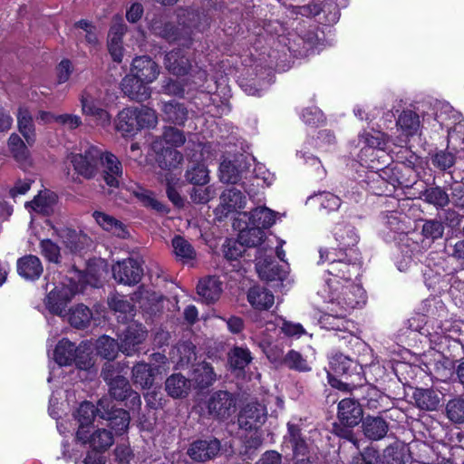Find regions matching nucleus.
Returning a JSON list of instances; mask_svg holds the SVG:
<instances>
[{
	"mask_svg": "<svg viewBox=\"0 0 464 464\" xmlns=\"http://www.w3.org/2000/svg\"><path fill=\"white\" fill-rule=\"evenodd\" d=\"M325 285L324 295L328 303L329 313L321 317V324L325 328L343 331L347 322L343 319L354 308L365 304V293L361 285L349 284Z\"/></svg>",
	"mask_w": 464,
	"mask_h": 464,
	"instance_id": "1",
	"label": "nucleus"
},
{
	"mask_svg": "<svg viewBox=\"0 0 464 464\" xmlns=\"http://www.w3.org/2000/svg\"><path fill=\"white\" fill-rule=\"evenodd\" d=\"M179 26L174 27L167 22L163 15L154 17L150 22V31L169 43L177 42L184 47H189L192 43L193 30L202 31L208 25L209 17L204 13L194 10L179 9L177 13Z\"/></svg>",
	"mask_w": 464,
	"mask_h": 464,
	"instance_id": "2",
	"label": "nucleus"
},
{
	"mask_svg": "<svg viewBox=\"0 0 464 464\" xmlns=\"http://www.w3.org/2000/svg\"><path fill=\"white\" fill-rule=\"evenodd\" d=\"M319 255L318 264L327 263L325 285H333L334 279L336 284H349L353 276L360 275L362 262L357 249H351L348 254L334 248H320Z\"/></svg>",
	"mask_w": 464,
	"mask_h": 464,
	"instance_id": "3",
	"label": "nucleus"
},
{
	"mask_svg": "<svg viewBox=\"0 0 464 464\" xmlns=\"http://www.w3.org/2000/svg\"><path fill=\"white\" fill-rule=\"evenodd\" d=\"M210 145L197 143L193 144L192 150L195 151L190 156V163L186 170L185 179L192 185H208L210 177L209 170L203 161L210 159Z\"/></svg>",
	"mask_w": 464,
	"mask_h": 464,
	"instance_id": "4",
	"label": "nucleus"
},
{
	"mask_svg": "<svg viewBox=\"0 0 464 464\" xmlns=\"http://www.w3.org/2000/svg\"><path fill=\"white\" fill-rule=\"evenodd\" d=\"M164 65L174 75L180 76L190 73V76L193 78L192 82L197 86H201L208 78L206 71L192 68L189 59L180 49H174L169 52L165 55Z\"/></svg>",
	"mask_w": 464,
	"mask_h": 464,
	"instance_id": "5",
	"label": "nucleus"
},
{
	"mask_svg": "<svg viewBox=\"0 0 464 464\" xmlns=\"http://www.w3.org/2000/svg\"><path fill=\"white\" fill-rule=\"evenodd\" d=\"M78 291V285L72 282V280H70V285L62 283L54 286L45 298L44 304L46 308L53 314L63 316L67 304Z\"/></svg>",
	"mask_w": 464,
	"mask_h": 464,
	"instance_id": "6",
	"label": "nucleus"
},
{
	"mask_svg": "<svg viewBox=\"0 0 464 464\" xmlns=\"http://www.w3.org/2000/svg\"><path fill=\"white\" fill-rule=\"evenodd\" d=\"M101 150L98 148L89 146L83 153H71L68 160L79 175L91 179L97 174Z\"/></svg>",
	"mask_w": 464,
	"mask_h": 464,
	"instance_id": "7",
	"label": "nucleus"
},
{
	"mask_svg": "<svg viewBox=\"0 0 464 464\" xmlns=\"http://www.w3.org/2000/svg\"><path fill=\"white\" fill-rule=\"evenodd\" d=\"M365 181L369 190L378 196L392 195L400 183L397 178L392 176V169L389 168L380 171H369Z\"/></svg>",
	"mask_w": 464,
	"mask_h": 464,
	"instance_id": "8",
	"label": "nucleus"
},
{
	"mask_svg": "<svg viewBox=\"0 0 464 464\" xmlns=\"http://www.w3.org/2000/svg\"><path fill=\"white\" fill-rule=\"evenodd\" d=\"M248 164L246 157L237 155L233 160L225 158L219 165L218 178L222 183L237 184L248 170Z\"/></svg>",
	"mask_w": 464,
	"mask_h": 464,
	"instance_id": "9",
	"label": "nucleus"
},
{
	"mask_svg": "<svg viewBox=\"0 0 464 464\" xmlns=\"http://www.w3.org/2000/svg\"><path fill=\"white\" fill-rule=\"evenodd\" d=\"M208 410L213 418L226 420L235 412L236 400L230 392L218 391L208 399Z\"/></svg>",
	"mask_w": 464,
	"mask_h": 464,
	"instance_id": "10",
	"label": "nucleus"
},
{
	"mask_svg": "<svg viewBox=\"0 0 464 464\" xmlns=\"http://www.w3.org/2000/svg\"><path fill=\"white\" fill-rule=\"evenodd\" d=\"M112 275L117 282L131 285L140 281L143 269L140 261L134 258H127L112 266Z\"/></svg>",
	"mask_w": 464,
	"mask_h": 464,
	"instance_id": "11",
	"label": "nucleus"
},
{
	"mask_svg": "<svg viewBox=\"0 0 464 464\" xmlns=\"http://www.w3.org/2000/svg\"><path fill=\"white\" fill-rule=\"evenodd\" d=\"M454 111L453 106L448 102L428 97L417 102L414 105V111H410L409 113L403 111L400 116H420V114L422 116H441L453 113Z\"/></svg>",
	"mask_w": 464,
	"mask_h": 464,
	"instance_id": "12",
	"label": "nucleus"
},
{
	"mask_svg": "<svg viewBox=\"0 0 464 464\" xmlns=\"http://www.w3.org/2000/svg\"><path fill=\"white\" fill-rule=\"evenodd\" d=\"M266 409L257 402L246 404L238 416L240 428L246 430H256L266 420Z\"/></svg>",
	"mask_w": 464,
	"mask_h": 464,
	"instance_id": "13",
	"label": "nucleus"
},
{
	"mask_svg": "<svg viewBox=\"0 0 464 464\" xmlns=\"http://www.w3.org/2000/svg\"><path fill=\"white\" fill-rule=\"evenodd\" d=\"M102 167V178L111 188H118L122 180L123 169L121 162L111 152L102 153L99 158Z\"/></svg>",
	"mask_w": 464,
	"mask_h": 464,
	"instance_id": "14",
	"label": "nucleus"
},
{
	"mask_svg": "<svg viewBox=\"0 0 464 464\" xmlns=\"http://www.w3.org/2000/svg\"><path fill=\"white\" fill-rule=\"evenodd\" d=\"M146 337L147 331L142 324L136 323L130 324L120 336V351L128 356L132 355Z\"/></svg>",
	"mask_w": 464,
	"mask_h": 464,
	"instance_id": "15",
	"label": "nucleus"
},
{
	"mask_svg": "<svg viewBox=\"0 0 464 464\" xmlns=\"http://www.w3.org/2000/svg\"><path fill=\"white\" fill-rule=\"evenodd\" d=\"M130 74L151 83L160 74V66L148 55L137 56L132 60Z\"/></svg>",
	"mask_w": 464,
	"mask_h": 464,
	"instance_id": "16",
	"label": "nucleus"
},
{
	"mask_svg": "<svg viewBox=\"0 0 464 464\" xmlns=\"http://www.w3.org/2000/svg\"><path fill=\"white\" fill-rule=\"evenodd\" d=\"M220 450L217 439L194 441L188 450V455L195 461L204 462L215 458Z\"/></svg>",
	"mask_w": 464,
	"mask_h": 464,
	"instance_id": "17",
	"label": "nucleus"
},
{
	"mask_svg": "<svg viewBox=\"0 0 464 464\" xmlns=\"http://www.w3.org/2000/svg\"><path fill=\"white\" fill-rule=\"evenodd\" d=\"M285 447L291 448L294 455L298 458H304L308 452L306 441L301 434V430L297 425L287 423V434L284 437ZM297 464H310L308 460L301 459L297 460Z\"/></svg>",
	"mask_w": 464,
	"mask_h": 464,
	"instance_id": "18",
	"label": "nucleus"
},
{
	"mask_svg": "<svg viewBox=\"0 0 464 464\" xmlns=\"http://www.w3.org/2000/svg\"><path fill=\"white\" fill-rule=\"evenodd\" d=\"M150 83L142 82L140 79L133 75H126L121 83L123 93L130 99L139 102L148 100L150 96L151 91L149 86Z\"/></svg>",
	"mask_w": 464,
	"mask_h": 464,
	"instance_id": "19",
	"label": "nucleus"
},
{
	"mask_svg": "<svg viewBox=\"0 0 464 464\" xmlns=\"http://www.w3.org/2000/svg\"><path fill=\"white\" fill-rule=\"evenodd\" d=\"M338 419L347 427H354L362 417V410L359 402L353 399H343L338 404Z\"/></svg>",
	"mask_w": 464,
	"mask_h": 464,
	"instance_id": "20",
	"label": "nucleus"
},
{
	"mask_svg": "<svg viewBox=\"0 0 464 464\" xmlns=\"http://www.w3.org/2000/svg\"><path fill=\"white\" fill-rule=\"evenodd\" d=\"M334 237L338 243L337 250L348 254H351V249H355L359 241L355 228L349 224H337L334 228Z\"/></svg>",
	"mask_w": 464,
	"mask_h": 464,
	"instance_id": "21",
	"label": "nucleus"
},
{
	"mask_svg": "<svg viewBox=\"0 0 464 464\" xmlns=\"http://www.w3.org/2000/svg\"><path fill=\"white\" fill-rule=\"evenodd\" d=\"M157 123V118H149L145 123V118H114L113 124L118 132L124 137L134 135L144 127H152Z\"/></svg>",
	"mask_w": 464,
	"mask_h": 464,
	"instance_id": "22",
	"label": "nucleus"
},
{
	"mask_svg": "<svg viewBox=\"0 0 464 464\" xmlns=\"http://www.w3.org/2000/svg\"><path fill=\"white\" fill-rule=\"evenodd\" d=\"M92 218L103 230L111 233V235L121 238L128 237L129 233L126 226L113 216L103 211L96 210L92 213Z\"/></svg>",
	"mask_w": 464,
	"mask_h": 464,
	"instance_id": "23",
	"label": "nucleus"
},
{
	"mask_svg": "<svg viewBox=\"0 0 464 464\" xmlns=\"http://www.w3.org/2000/svg\"><path fill=\"white\" fill-rule=\"evenodd\" d=\"M43 270L41 260L36 256L27 255L17 260V272L26 280L38 279Z\"/></svg>",
	"mask_w": 464,
	"mask_h": 464,
	"instance_id": "24",
	"label": "nucleus"
},
{
	"mask_svg": "<svg viewBox=\"0 0 464 464\" xmlns=\"http://www.w3.org/2000/svg\"><path fill=\"white\" fill-rule=\"evenodd\" d=\"M95 406L89 401H84L79 406L76 418L79 422V428L76 433V438L80 441H86L88 426L92 422L95 417Z\"/></svg>",
	"mask_w": 464,
	"mask_h": 464,
	"instance_id": "25",
	"label": "nucleus"
},
{
	"mask_svg": "<svg viewBox=\"0 0 464 464\" xmlns=\"http://www.w3.org/2000/svg\"><path fill=\"white\" fill-rule=\"evenodd\" d=\"M240 215L248 218L247 226H256L261 229L268 228L276 222V212L266 207H258Z\"/></svg>",
	"mask_w": 464,
	"mask_h": 464,
	"instance_id": "26",
	"label": "nucleus"
},
{
	"mask_svg": "<svg viewBox=\"0 0 464 464\" xmlns=\"http://www.w3.org/2000/svg\"><path fill=\"white\" fill-rule=\"evenodd\" d=\"M160 144L155 141L152 149L159 154L156 160L161 169H175L182 162L183 155L179 151L171 147L160 149Z\"/></svg>",
	"mask_w": 464,
	"mask_h": 464,
	"instance_id": "27",
	"label": "nucleus"
},
{
	"mask_svg": "<svg viewBox=\"0 0 464 464\" xmlns=\"http://www.w3.org/2000/svg\"><path fill=\"white\" fill-rule=\"evenodd\" d=\"M362 428L364 436L371 440L383 439L389 430L387 421L381 417H366L362 420Z\"/></svg>",
	"mask_w": 464,
	"mask_h": 464,
	"instance_id": "28",
	"label": "nucleus"
},
{
	"mask_svg": "<svg viewBox=\"0 0 464 464\" xmlns=\"http://www.w3.org/2000/svg\"><path fill=\"white\" fill-rule=\"evenodd\" d=\"M109 307L117 314L119 321L124 323L135 315L134 305L121 295H112L108 299Z\"/></svg>",
	"mask_w": 464,
	"mask_h": 464,
	"instance_id": "29",
	"label": "nucleus"
},
{
	"mask_svg": "<svg viewBox=\"0 0 464 464\" xmlns=\"http://www.w3.org/2000/svg\"><path fill=\"white\" fill-rule=\"evenodd\" d=\"M222 284L216 276H208L199 281L197 291L198 295L207 303L217 301L222 292Z\"/></svg>",
	"mask_w": 464,
	"mask_h": 464,
	"instance_id": "30",
	"label": "nucleus"
},
{
	"mask_svg": "<svg viewBox=\"0 0 464 464\" xmlns=\"http://www.w3.org/2000/svg\"><path fill=\"white\" fill-rule=\"evenodd\" d=\"M190 390V381L180 373H173L165 382V391L172 398H182Z\"/></svg>",
	"mask_w": 464,
	"mask_h": 464,
	"instance_id": "31",
	"label": "nucleus"
},
{
	"mask_svg": "<svg viewBox=\"0 0 464 464\" xmlns=\"http://www.w3.org/2000/svg\"><path fill=\"white\" fill-rule=\"evenodd\" d=\"M82 112L87 116H110L113 112L108 109L95 94L86 92L82 96Z\"/></svg>",
	"mask_w": 464,
	"mask_h": 464,
	"instance_id": "32",
	"label": "nucleus"
},
{
	"mask_svg": "<svg viewBox=\"0 0 464 464\" xmlns=\"http://www.w3.org/2000/svg\"><path fill=\"white\" fill-rule=\"evenodd\" d=\"M86 441H82L96 451H104L109 449L114 441L113 434L106 429H98L92 434L87 433Z\"/></svg>",
	"mask_w": 464,
	"mask_h": 464,
	"instance_id": "33",
	"label": "nucleus"
},
{
	"mask_svg": "<svg viewBox=\"0 0 464 464\" xmlns=\"http://www.w3.org/2000/svg\"><path fill=\"white\" fill-rule=\"evenodd\" d=\"M247 300L253 307L258 310H267L275 302L274 295L260 286H253L249 289Z\"/></svg>",
	"mask_w": 464,
	"mask_h": 464,
	"instance_id": "34",
	"label": "nucleus"
},
{
	"mask_svg": "<svg viewBox=\"0 0 464 464\" xmlns=\"http://www.w3.org/2000/svg\"><path fill=\"white\" fill-rule=\"evenodd\" d=\"M259 276L267 282L276 283L275 285H278L279 283H283L288 275L287 270L279 266L276 263H266L259 265L257 267Z\"/></svg>",
	"mask_w": 464,
	"mask_h": 464,
	"instance_id": "35",
	"label": "nucleus"
},
{
	"mask_svg": "<svg viewBox=\"0 0 464 464\" xmlns=\"http://www.w3.org/2000/svg\"><path fill=\"white\" fill-rule=\"evenodd\" d=\"M79 347L68 339H62L55 347L54 360L60 365H71L75 360Z\"/></svg>",
	"mask_w": 464,
	"mask_h": 464,
	"instance_id": "36",
	"label": "nucleus"
},
{
	"mask_svg": "<svg viewBox=\"0 0 464 464\" xmlns=\"http://www.w3.org/2000/svg\"><path fill=\"white\" fill-rule=\"evenodd\" d=\"M155 369L145 362H139L132 367V381L142 389H149L154 382Z\"/></svg>",
	"mask_w": 464,
	"mask_h": 464,
	"instance_id": "37",
	"label": "nucleus"
},
{
	"mask_svg": "<svg viewBox=\"0 0 464 464\" xmlns=\"http://www.w3.org/2000/svg\"><path fill=\"white\" fill-rule=\"evenodd\" d=\"M173 253L182 263H188L196 258L197 253L193 246L181 236H175L171 240Z\"/></svg>",
	"mask_w": 464,
	"mask_h": 464,
	"instance_id": "38",
	"label": "nucleus"
},
{
	"mask_svg": "<svg viewBox=\"0 0 464 464\" xmlns=\"http://www.w3.org/2000/svg\"><path fill=\"white\" fill-rule=\"evenodd\" d=\"M217 375L213 367L206 362L198 363L193 370V382L200 389L207 388L214 383Z\"/></svg>",
	"mask_w": 464,
	"mask_h": 464,
	"instance_id": "39",
	"label": "nucleus"
},
{
	"mask_svg": "<svg viewBox=\"0 0 464 464\" xmlns=\"http://www.w3.org/2000/svg\"><path fill=\"white\" fill-rule=\"evenodd\" d=\"M59 237L71 252L81 250L88 240L86 235L71 228L62 229L59 232Z\"/></svg>",
	"mask_w": 464,
	"mask_h": 464,
	"instance_id": "40",
	"label": "nucleus"
},
{
	"mask_svg": "<svg viewBox=\"0 0 464 464\" xmlns=\"http://www.w3.org/2000/svg\"><path fill=\"white\" fill-rule=\"evenodd\" d=\"M413 399L417 407L424 411H434L440 403L438 395L429 389H416Z\"/></svg>",
	"mask_w": 464,
	"mask_h": 464,
	"instance_id": "41",
	"label": "nucleus"
},
{
	"mask_svg": "<svg viewBox=\"0 0 464 464\" xmlns=\"http://www.w3.org/2000/svg\"><path fill=\"white\" fill-rule=\"evenodd\" d=\"M448 420L454 424L464 423V398L457 396L450 399L445 406Z\"/></svg>",
	"mask_w": 464,
	"mask_h": 464,
	"instance_id": "42",
	"label": "nucleus"
},
{
	"mask_svg": "<svg viewBox=\"0 0 464 464\" xmlns=\"http://www.w3.org/2000/svg\"><path fill=\"white\" fill-rule=\"evenodd\" d=\"M220 199L227 211H237L246 206V197L237 188L225 190Z\"/></svg>",
	"mask_w": 464,
	"mask_h": 464,
	"instance_id": "43",
	"label": "nucleus"
},
{
	"mask_svg": "<svg viewBox=\"0 0 464 464\" xmlns=\"http://www.w3.org/2000/svg\"><path fill=\"white\" fill-rule=\"evenodd\" d=\"M253 360L248 348L234 347L228 353V362L234 370H244Z\"/></svg>",
	"mask_w": 464,
	"mask_h": 464,
	"instance_id": "44",
	"label": "nucleus"
},
{
	"mask_svg": "<svg viewBox=\"0 0 464 464\" xmlns=\"http://www.w3.org/2000/svg\"><path fill=\"white\" fill-rule=\"evenodd\" d=\"M7 145L12 156L18 163L24 164L28 162L29 150L17 134L10 135Z\"/></svg>",
	"mask_w": 464,
	"mask_h": 464,
	"instance_id": "45",
	"label": "nucleus"
},
{
	"mask_svg": "<svg viewBox=\"0 0 464 464\" xmlns=\"http://www.w3.org/2000/svg\"><path fill=\"white\" fill-rule=\"evenodd\" d=\"M265 237V232L260 227L250 226L242 229L238 234V239L241 244L248 247L259 246Z\"/></svg>",
	"mask_w": 464,
	"mask_h": 464,
	"instance_id": "46",
	"label": "nucleus"
},
{
	"mask_svg": "<svg viewBox=\"0 0 464 464\" xmlns=\"http://www.w3.org/2000/svg\"><path fill=\"white\" fill-rule=\"evenodd\" d=\"M92 314L84 304H77L70 310L68 321L76 328L85 327L91 321Z\"/></svg>",
	"mask_w": 464,
	"mask_h": 464,
	"instance_id": "47",
	"label": "nucleus"
},
{
	"mask_svg": "<svg viewBox=\"0 0 464 464\" xmlns=\"http://www.w3.org/2000/svg\"><path fill=\"white\" fill-rule=\"evenodd\" d=\"M96 348L102 358L111 361L116 357L120 344L113 338L103 335L97 340Z\"/></svg>",
	"mask_w": 464,
	"mask_h": 464,
	"instance_id": "48",
	"label": "nucleus"
},
{
	"mask_svg": "<svg viewBox=\"0 0 464 464\" xmlns=\"http://www.w3.org/2000/svg\"><path fill=\"white\" fill-rule=\"evenodd\" d=\"M217 195V190L214 185H194L189 196L190 199L195 204H207L213 199Z\"/></svg>",
	"mask_w": 464,
	"mask_h": 464,
	"instance_id": "49",
	"label": "nucleus"
},
{
	"mask_svg": "<svg viewBox=\"0 0 464 464\" xmlns=\"http://www.w3.org/2000/svg\"><path fill=\"white\" fill-rule=\"evenodd\" d=\"M283 365L297 372H309L311 367L306 359L297 351L290 350L285 353Z\"/></svg>",
	"mask_w": 464,
	"mask_h": 464,
	"instance_id": "50",
	"label": "nucleus"
},
{
	"mask_svg": "<svg viewBox=\"0 0 464 464\" xmlns=\"http://www.w3.org/2000/svg\"><path fill=\"white\" fill-rule=\"evenodd\" d=\"M423 197L426 202L436 208H444L450 202L448 193L440 187L427 188L423 193Z\"/></svg>",
	"mask_w": 464,
	"mask_h": 464,
	"instance_id": "51",
	"label": "nucleus"
},
{
	"mask_svg": "<svg viewBox=\"0 0 464 464\" xmlns=\"http://www.w3.org/2000/svg\"><path fill=\"white\" fill-rule=\"evenodd\" d=\"M128 367L129 365L125 362H106L102 368V376L108 384L118 378L124 377L122 373Z\"/></svg>",
	"mask_w": 464,
	"mask_h": 464,
	"instance_id": "52",
	"label": "nucleus"
},
{
	"mask_svg": "<svg viewBox=\"0 0 464 464\" xmlns=\"http://www.w3.org/2000/svg\"><path fill=\"white\" fill-rule=\"evenodd\" d=\"M443 233L444 226L441 221L437 219H428L424 221L421 234L425 238L434 241L442 237Z\"/></svg>",
	"mask_w": 464,
	"mask_h": 464,
	"instance_id": "53",
	"label": "nucleus"
},
{
	"mask_svg": "<svg viewBox=\"0 0 464 464\" xmlns=\"http://www.w3.org/2000/svg\"><path fill=\"white\" fill-rule=\"evenodd\" d=\"M392 451L393 448L387 447L383 451V456H381L375 449L366 448L361 456L364 464H388L389 460L386 459V457Z\"/></svg>",
	"mask_w": 464,
	"mask_h": 464,
	"instance_id": "54",
	"label": "nucleus"
},
{
	"mask_svg": "<svg viewBox=\"0 0 464 464\" xmlns=\"http://www.w3.org/2000/svg\"><path fill=\"white\" fill-rule=\"evenodd\" d=\"M111 395L117 401H125L129 392L131 390L129 381L125 378H118L108 383Z\"/></svg>",
	"mask_w": 464,
	"mask_h": 464,
	"instance_id": "55",
	"label": "nucleus"
},
{
	"mask_svg": "<svg viewBox=\"0 0 464 464\" xmlns=\"http://www.w3.org/2000/svg\"><path fill=\"white\" fill-rule=\"evenodd\" d=\"M262 349L266 353L267 359L274 364L277 366H282L285 359V353L284 347L281 343H270V344H262Z\"/></svg>",
	"mask_w": 464,
	"mask_h": 464,
	"instance_id": "56",
	"label": "nucleus"
},
{
	"mask_svg": "<svg viewBox=\"0 0 464 464\" xmlns=\"http://www.w3.org/2000/svg\"><path fill=\"white\" fill-rule=\"evenodd\" d=\"M455 162V155L447 150H440L431 157L432 165L442 171H446L453 167Z\"/></svg>",
	"mask_w": 464,
	"mask_h": 464,
	"instance_id": "57",
	"label": "nucleus"
},
{
	"mask_svg": "<svg viewBox=\"0 0 464 464\" xmlns=\"http://www.w3.org/2000/svg\"><path fill=\"white\" fill-rule=\"evenodd\" d=\"M352 360L340 353L332 354L329 360L330 370L336 374H344L352 365Z\"/></svg>",
	"mask_w": 464,
	"mask_h": 464,
	"instance_id": "58",
	"label": "nucleus"
},
{
	"mask_svg": "<svg viewBox=\"0 0 464 464\" xmlns=\"http://www.w3.org/2000/svg\"><path fill=\"white\" fill-rule=\"evenodd\" d=\"M320 204L322 208L328 211L337 210L341 206V199L338 196L330 192H321L317 195L311 197Z\"/></svg>",
	"mask_w": 464,
	"mask_h": 464,
	"instance_id": "59",
	"label": "nucleus"
},
{
	"mask_svg": "<svg viewBox=\"0 0 464 464\" xmlns=\"http://www.w3.org/2000/svg\"><path fill=\"white\" fill-rule=\"evenodd\" d=\"M41 254L49 262L59 263L60 262V247L57 244L53 243L51 239H43L40 242Z\"/></svg>",
	"mask_w": 464,
	"mask_h": 464,
	"instance_id": "60",
	"label": "nucleus"
},
{
	"mask_svg": "<svg viewBox=\"0 0 464 464\" xmlns=\"http://www.w3.org/2000/svg\"><path fill=\"white\" fill-rule=\"evenodd\" d=\"M127 26L122 17L120 15L114 16L108 34V40L122 42V37L125 34Z\"/></svg>",
	"mask_w": 464,
	"mask_h": 464,
	"instance_id": "61",
	"label": "nucleus"
},
{
	"mask_svg": "<svg viewBox=\"0 0 464 464\" xmlns=\"http://www.w3.org/2000/svg\"><path fill=\"white\" fill-rule=\"evenodd\" d=\"M396 126L405 136H412L420 128L419 118H398Z\"/></svg>",
	"mask_w": 464,
	"mask_h": 464,
	"instance_id": "62",
	"label": "nucleus"
},
{
	"mask_svg": "<svg viewBox=\"0 0 464 464\" xmlns=\"http://www.w3.org/2000/svg\"><path fill=\"white\" fill-rule=\"evenodd\" d=\"M163 140L171 147H179L184 144L186 140L183 132L174 127L165 128Z\"/></svg>",
	"mask_w": 464,
	"mask_h": 464,
	"instance_id": "63",
	"label": "nucleus"
},
{
	"mask_svg": "<svg viewBox=\"0 0 464 464\" xmlns=\"http://www.w3.org/2000/svg\"><path fill=\"white\" fill-rule=\"evenodd\" d=\"M73 362L76 364L77 368L85 371H90L94 365L91 353L85 347L81 346H79Z\"/></svg>",
	"mask_w": 464,
	"mask_h": 464,
	"instance_id": "64",
	"label": "nucleus"
}]
</instances>
